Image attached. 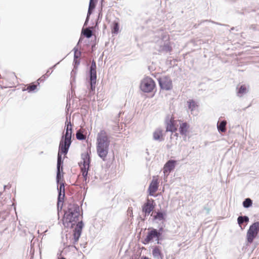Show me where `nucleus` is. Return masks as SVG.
<instances>
[{
    "mask_svg": "<svg viewBox=\"0 0 259 259\" xmlns=\"http://www.w3.org/2000/svg\"><path fill=\"white\" fill-rule=\"evenodd\" d=\"M79 206L75 203H69L64 210L63 224L65 227L73 228L75 224L79 221Z\"/></svg>",
    "mask_w": 259,
    "mask_h": 259,
    "instance_id": "nucleus-1",
    "label": "nucleus"
},
{
    "mask_svg": "<svg viewBox=\"0 0 259 259\" xmlns=\"http://www.w3.org/2000/svg\"><path fill=\"white\" fill-rule=\"evenodd\" d=\"M110 142L105 131L101 130L97 135L96 148L98 155L103 161L106 160L108 153Z\"/></svg>",
    "mask_w": 259,
    "mask_h": 259,
    "instance_id": "nucleus-2",
    "label": "nucleus"
},
{
    "mask_svg": "<svg viewBox=\"0 0 259 259\" xmlns=\"http://www.w3.org/2000/svg\"><path fill=\"white\" fill-rule=\"evenodd\" d=\"M97 66L96 62L93 60L89 68V81L90 87H89V95L94 94L95 91L97 82Z\"/></svg>",
    "mask_w": 259,
    "mask_h": 259,
    "instance_id": "nucleus-3",
    "label": "nucleus"
},
{
    "mask_svg": "<svg viewBox=\"0 0 259 259\" xmlns=\"http://www.w3.org/2000/svg\"><path fill=\"white\" fill-rule=\"evenodd\" d=\"M71 143L72 141H69L68 140H67L61 138L59 145L58 152L57 154L58 160L64 161V159L62 157V155H64L65 158V155H67Z\"/></svg>",
    "mask_w": 259,
    "mask_h": 259,
    "instance_id": "nucleus-4",
    "label": "nucleus"
},
{
    "mask_svg": "<svg viewBox=\"0 0 259 259\" xmlns=\"http://www.w3.org/2000/svg\"><path fill=\"white\" fill-rule=\"evenodd\" d=\"M259 233V222L251 224L247 230L246 240L248 244H251Z\"/></svg>",
    "mask_w": 259,
    "mask_h": 259,
    "instance_id": "nucleus-5",
    "label": "nucleus"
},
{
    "mask_svg": "<svg viewBox=\"0 0 259 259\" xmlns=\"http://www.w3.org/2000/svg\"><path fill=\"white\" fill-rule=\"evenodd\" d=\"M91 150H89L86 152L83 153L81 154V158L83 160L82 166H81L79 163V165L80 167L81 174H89V170L90 168V163L91 161L90 154Z\"/></svg>",
    "mask_w": 259,
    "mask_h": 259,
    "instance_id": "nucleus-6",
    "label": "nucleus"
},
{
    "mask_svg": "<svg viewBox=\"0 0 259 259\" xmlns=\"http://www.w3.org/2000/svg\"><path fill=\"white\" fill-rule=\"evenodd\" d=\"M155 86L154 80L150 77L144 78L140 83V89L144 93L152 92Z\"/></svg>",
    "mask_w": 259,
    "mask_h": 259,
    "instance_id": "nucleus-7",
    "label": "nucleus"
},
{
    "mask_svg": "<svg viewBox=\"0 0 259 259\" xmlns=\"http://www.w3.org/2000/svg\"><path fill=\"white\" fill-rule=\"evenodd\" d=\"M161 90L169 91L172 88V80L168 76H163L157 78Z\"/></svg>",
    "mask_w": 259,
    "mask_h": 259,
    "instance_id": "nucleus-8",
    "label": "nucleus"
},
{
    "mask_svg": "<svg viewBox=\"0 0 259 259\" xmlns=\"http://www.w3.org/2000/svg\"><path fill=\"white\" fill-rule=\"evenodd\" d=\"M84 227V223L82 221L78 222L77 224H76L74 229L73 230V244L76 243L82 233V230Z\"/></svg>",
    "mask_w": 259,
    "mask_h": 259,
    "instance_id": "nucleus-9",
    "label": "nucleus"
},
{
    "mask_svg": "<svg viewBox=\"0 0 259 259\" xmlns=\"http://www.w3.org/2000/svg\"><path fill=\"white\" fill-rule=\"evenodd\" d=\"M63 161H64L57 160L56 182L58 185L63 182Z\"/></svg>",
    "mask_w": 259,
    "mask_h": 259,
    "instance_id": "nucleus-10",
    "label": "nucleus"
},
{
    "mask_svg": "<svg viewBox=\"0 0 259 259\" xmlns=\"http://www.w3.org/2000/svg\"><path fill=\"white\" fill-rule=\"evenodd\" d=\"M59 186L57 187L58 198H57V209L59 210L60 203L63 202L65 197V183L61 182L59 184Z\"/></svg>",
    "mask_w": 259,
    "mask_h": 259,
    "instance_id": "nucleus-11",
    "label": "nucleus"
},
{
    "mask_svg": "<svg viewBox=\"0 0 259 259\" xmlns=\"http://www.w3.org/2000/svg\"><path fill=\"white\" fill-rule=\"evenodd\" d=\"M155 49L159 52H170L172 51V48L170 46L169 42L164 41L163 40H160L159 45L157 44L155 47Z\"/></svg>",
    "mask_w": 259,
    "mask_h": 259,
    "instance_id": "nucleus-12",
    "label": "nucleus"
},
{
    "mask_svg": "<svg viewBox=\"0 0 259 259\" xmlns=\"http://www.w3.org/2000/svg\"><path fill=\"white\" fill-rule=\"evenodd\" d=\"M156 203L154 200L148 199L146 202L142 205V211L153 212Z\"/></svg>",
    "mask_w": 259,
    "mask_h": 259,
    "instance_id": "nucleus-13",
    "label": "nucleus"
},
{
    "mask_svg": "<svg viewBox=\"0 0 259 259\" xmlns=\"http://www.w3.org/2000/svg\"><path fill=\"white\" fill-rule=\"evenodd\" d=\"M152 218V221L153 222H157L158 221H165L166 217V212L164 210H160L155 212V214L153 212L151 214Z\"/></svg>",
    "mask_w": 259,
    "mask_h": 259,
    "instance_id": "nucleus-14",
    "label": "nucleus"
},
{
    "mask_svg": "<svg viewBox=\"0 0 259 259\" xmlns=\"http://www.w3.org/2000/svg\"><path fill=\"white\" fill-rule=\"evenodd\" d=\"M163 132V130L161 128H156L153 133V140L158 142H163L164 140Z\"/></svg>",
    "mask_w": 259,
    "mask_h": 259,
    "instance_id": "nucleus-15",
    "label": "nucleus"
},
{
    "mask_svg": "<svg viewBox=\"0 0 259 259\" xmlns=\"http://www.w3.org/2000/svg\"><path fill=\"white\" fill-rule=\"evenodd\" d=\"M149 231L147 233V235L144 240L142 241V243L144 245L149 244L150 242L153 241L154 238L157 239V236L156 232L154 231V228H149Z\"/></svg>",
    "mask_w": 259,
    "mask_h": 259,
    "instance_id": "nucleus-16",
    "label": "nucleus"
},
{
    "mask_svg": "<svg viewBox=\"0 0 259 259\" xmlns=\"http://www.w3.org/2000/svg\"><path fill=\"white\" fill-rule=\"evenodd\" d=\"M39 85V82L37 80L36 82H32L27 85V88L24 87L22 91H27L28 93H36L38 91L37 87Z\"/></svg>",
    "mask_w": 259,
    "mask_h": 259,
    "instance_id": "nucleus-17",
    "label": "nucleus"
},
{
    "mask_svg": "<svg viewBox=\"0 0 259 259\" xmlns=\"http://www.w3.org/2000/svg\"><path fill=\"white\" fill-rule=\"evenodd\" d=\"M165 124L166 132L174 133L177 130L174 123V119L172 117H171L169 120L168 119H166L165 120Z\"/></svg>",
    "mask_w": 259,
    "mask_h": 259,
    "instance_id": "nucleus-18",
    "label": "nucleus"
},
{
    "mask_svg": "<svg viewBox=\"0 0 259 259\" xmlns=\"http://www.w3.org/2000/svg\"><path fill=\"white\" fill-rule=\"evenodd\" d=\"M176 164V161L174 160H169L166 162V163L164 165L163 167V172L164 174L168 173L172 170L175 167Z\"/></svg>",
    "mask_w": 259,
    "mask_h": 259,
    "instance_id": "nucleus-19",
    "label": "nucleus"
},
{
    "mask_svg": "<svg viewBox=\"0 0 259 259\" xmlns=\"http://www.w3.org/2000/svg\"><path fill=\"white\" fill-rule=\"evenodd\" d=\"M249 221V218L247 215H240L237 218V223L241 230L244 229Z\"/></svg>",
    "mask_w": 259,
    "mask_h": 259,
    "instance_id": "nucleus-20",
    "label": "nucleus"
},
{
    "mask_svg": "<svg viewBox=\"0 0 259 259\" xmlns=\"http://www.w3.org/2000/svg\"><path fill=\"white\" fill-rule=\"evenodd\" d=\"M158 188V180H153L149 186V188H148L149 195L150 196H153V194L157 191Z\"/></svg>",
    "mask_w": 259,
    "mask_h": 259,
    "instance_id": "nucleus-21",
    "label": "nucleus"
},
{
    "mask_svg": "<svg viewBox=\"0 0 259 259\" xmlns=\"http://www.w3.org/2000/svg\"><path fill=\"white\" fill-rule=\"evenodd\" d=\"M152 253L153 257L155 259H164V255L158 246H155L153 247Z\"/></svg>",
    "mask_w": 259,
    "mask_h": 259,
    "instance_id": "nucleus-22",
    "label": "nucleus"
},
{
    "mask_svg": "<svg viewBox=\"0 0 259 259\" xmlns=\"http://www.w3.org/2000/svg\"><path fill=\"white\" fill-rule=\"evenodd\" d=\"M189 128V125L186 122H183L180 125V134L182 136L186 135Z\"/></svg>",
    "mask_w": 259,
    "mask_h": 259,
    "instance_id": "nucleus-23",
    "label": "nucleus"
},
{
    "mask_svg": "<svg viewBox=\"0 0 259 259\" xmlns=\"http://www.w3.org/2000/svg\"><path fill=\"white\" fill-rule=\"evenodd\" d=\"M227 124V121L226 120H222L220 122H218L217 123V128L220 132H226V125Z\"/></svg>",
    "mask_w": 259,
    "mask_h": 259,
    "instance_id": "nucleus-24",
    "label": "nucleus"
},
{
    "mask_svg": "<svg viewBox=\"0 0 259 259\" xmlns=\"http://www.w3.org/2000/svg\"><path fill=\"white\" fill-rule=\"evenodd\" d=\"M237 95L238 97H242L243 95L247 93V89L245 85H241L240 87H237Z\"/></svg>",
    "mask_w": 259,
    "mask_h": 259,
    "instance_id": "nucleus-25",
    "label": "nucleus"
},
{
    "mask_svg": "<svg viewBox=\"0 0 259 259\" xmlns=\"http://www.w3.org/2000/svg\"><path fill=\"white\" fill-rule=\"evenodd\" d=\"M119 24L117 21H114L111 26V31L113 34H117L119 32Z\"/></svg>",
    "mask_w": 259,
    "mask_h": 259,
    "instance_id": "nucleus-26",
    "label": "nucleus"
},
{
    "mask_svg": "<svg viewBox=\"0 0 259 259\" xmlns=\"http://www.w3.org/2000/svg\"><path fill=\"white\" fill-rule=\"evenodd\" d=\"M80 62V59H75L73 58L74 68L71 72V78H73V74H75L76 73L78 66L79 65Z\"/></svg>",
    "mask_w": 259,
    "mask_h": 259,
    "instance_id": "nucleus-27",
    "label": "nucleus"
},
{
    "mask_svg": "<svg viewBox=\"0 0 259 259\" xmlns=\"http://www.w3.org/2000/svg\"><path fill=\"white\" fill-rule=\"evenodd\" d=\"M72 131H68V130H67V131H65V133H63L61 138L67 140H68L69 141H72Z\"/></svg>",
    "mask_w": 259,
    "mask_h": 259,
    "instance_id": "nucleus-28",
    "label": "nucleus"
},
{
    "mask_svg": "<svg viewBox=\"0 0 259 259\" xmlns=\"http://www.w3.org/2000/svg\"><path fill=\"white\" fill-rule=\"evenodd\" d=\"M252 200L250 198H247L243 201L242 205L244 208H248L252 206Z\"/></svg>",
    "mask_w": 259,
    "mask_h": 259,
    "instance_id": "nucleus-29",
    "label": "nucleus"
},
{
    "mask_svg": "<svg viewBox=\"0 0 259 259\" xmlns=\"http://www.w3.org/2000/svg\"><path fill=\"white\" fill-rule=\"evenodd\" d=\"M154 231L156 232V236H157V239H156V243L157 244H161L160 241L163 239L162 237V233L158 231L157 229L154 228Z\"/></svg>",
    "mask_w": 259,
    "mask_h": 259,
    "instance_id": "nucleus-30",
    "label": "nucleus"
},
{
    "mask_svg": "<svg viewBox=\"0 0 259 259\" xmlns=\"http://www.w3.org/2000/svg\"><path fill=\"white\" fill-rule=\"evenodd\" d=\"M188 107L191 111H193L195 109L196 104L193 100H189L187 101Z\"/></svg>",
    "mask_w": 259,
    "mask_h": 259,
    "instance_id": "nucleus-31",
    "label": "nucleus"
},
{
    "mask_svg": "<svg viewBox=\"0 0 259 259\" xmlns=\"http://www.w3.org/2000/svg\"><path fill=\"white\" fill-rule=\"evenodd\" d=\"M207 21H209V22H211L212 23H213V24H217V25H223V26H228V25H226V24H222L221 23H220L219 22H214L213 21H211V20H203V21H201L200 23L199 24H195L193 26V27L195 28H197L198 26L199 25H200L201 24H202V23L204 22H207Z\"/></svg>",
    "mask_w": 259,
    "mask_h": 259,
    "instance_id": "nucleus-32",
    "label": "nucleus"
},
{
    "mask_svg": "<svg viewBox=\"0 0 259 259\" xmlns=\"http://www.w3.org/2000/svg\"><path fill=\"white\" fill-rule=\"evenodd\" d=\"M83 35L87 38H91L93 35V31L90 27L87 28L83 32Z\"/></svg>",
    "mask_w": 259,
    "mask_h": 259,
    "instance_id": "nucleus-33",
    "label": "nucleus"
},
{
    "mask_svg": "<svg viewBox=\"0 0 259 259\" xmlns=\"http://www.w3.org/2000/svg\"><path fill=\"white\" fill-rule=\"evenodd\" d=\"M76 139L78 140H84L85 139V136L82 134V133L78 130L76 133Z\"/></svg>",
    "mask_w": 259,
    "mask_h": 259,
    "instance_id": "nucleus-34",
    "label": "nucleus"
},
{
    "mask_svg": "<svg viewBox=\"0 0 259 259\" xmlns=\"http://www.w3.org/2000/svg\"><path fill=\"white\" fill-rule=\"evenodd\" d=\"M52 73V71L50 72L49 70H48L46 73L43 75L41 77L37 79L38 81H44Z\"/></svg>",
    "mask_w": 259,
    "mask_h": 259,
    "instance_id": "nucleus-35",
    "label": "nucleus"
},
{
    "mask_svg": "<svg viewBox=\"0 0 259 259\" xmlns=\"http://www.w3.org/2000/svg\"><path fill=\"white\" fill-rule=\"evenodd\" d=\"M97 1V0H90L89 9L94 10L96 7Z\"/></svg>",
    "mask_w": 259,
    "mask_h": 259,
    "instance_id": "nucleus-36",
    "label": "nucleus"
},
{
    "mask_svg": "<svg viewBox=\"0 0 259 259\" xmlns=\"http://www.w3.org/2000/svg\"><path fill=\"white\" fill-rule=\"evenodd\" d=\"M67 130H68V131H72L71 123L70 121L68 122L67 118L65 122V131H67Z\"/></svg>",
    "mask_w": 259,
    "mask_h": 259,
    "instance_id": "nucleus-37",
    "label": "nucleus"
},
{
    "mask_svg": "<svg viewBox=\"0 0 259 259\" xmlns=\"http://www.w3.org/2000/svg\"><path fill=\"white\" fill-rule=\"evenodd\" d=\"M81 56V52L79 51V52H76V53H74V58L75 59H80V58Z\"/></svg>",
    "mask_w": 259,
    "mask_h": 259,
    "instance_id": "nucleus-38",
    "label": "nucleus"
},
{
    "mask_svg": "<svg viewBox=\"0 0 259 259\" xmlns=\"http://www.w3.org/2000/svg\"><path fill=\"white\" fill-rule=\"evenodd\" d=\"M164 227H165V224H164L163 222H162V224H160V225L158 227V229H157V230L163 233L164 232Z\"/></svg>",
    "mask_w": 259,
    "mask_h": 259,
    "instance_id": "nucleus-39",
    "label": "nucleus"
},
{
    "mask_svg": "<svg viewBox=\"0 0 259 259\" xmlns=\"http://www.w3.org/2000/svg\"><path fill=\"white\" fill-rule=\"evenodd\" d=\"M82 174V177L83 178V181L85 182V184H87V183L89 182V181H87L89 174Z\"/></svg>",
    "mask_w": 259,
    "mask_h": 259,
    "instance_id": "nucleus-40",
    "label": "nucleus"
},
{
    "mask_svg": "<svg viewBox=\"0 0 259 259\" xmlns=\"http://www.w3.org/2000/svg\"><path fill=\"white\" fill-rule=\"evenodd\" d=\"M143 213H144V218L143 219H142V221H145L146 217H148L151 212H147V211H142Z\"/></svg>",
    "mask_w": 259,
    "mask_h": 259,
    "instance_id": "nucleus-41",
    "label": "nucleus"
},
{
    "mask_svg": "<svg viewBox=\"0 0 259 259\" xmlns=\"http://www.w3.org/2000/svg\"><path fill=\"white\" fill-rule=\"evenodd\" d=\"M73 51H74V53H76V52H79L80 51L79 50V46H76L73 48Z\"/></svg>",
    "mask_w": 259,
    "mask_h": 259,
    "instance_id": "nucleus-42",
    "label": "nucleus"
},
{
    "mask_svg": "<svg viewBox=\"0 0 259 259\" xmlns=\"http://www.w3.org/2000/svg\"><path fill=\"white\" fill-rule=\"evenodd\" d=\"M94 10L91 9H88V11L87 13V17H90V15L93 13Z\"/></svg>",
    "mask_w": 259,
    "mask_h": 259,
    "instance_id": "nucleus-43",
    "label": "nucleus"
},
{
    "mask_svg": "<svg viewBox=\"0 0 259 259\" xmlns=\"http://www.w3.org/2000/svg\"><path fill=\"white\" fill-rule=\"evenodd\" d=\"M63 202L60 203L59 210H58V213H59L60 211L62 210V208H63Z\"/></svg>",
    "mask_w": 259,
    "mask_h": 259,
    "instance_id": "nucleus-44",
    "label": "nucleus"
},
{
    "mask_svg": "<svg viewBox=\"0 0 259 259\" xmlns=\"http://www.w3.org/2000/svg\"><path fill=\"white\" fill-rule=\"evenodd\" d=\"M89 19H90V17H88L87 16L85 20V22H84V26H86V25H88V23L89 21Z\"/></svg>",
    "mask_w": 259,
    "mask_h": 259,
    "instance_id": "nucleus-45",
    "label": "nucleus"
},
{
    "mask_svg": "<svg viewBox=\"0 0 259 259\" xmlns=\"http://www.w3.org/2000/svg\"><path fill=\"white\" fill-rule=\"evenodd\" d=\"M82 39H83V38L81 36H80L79 39V40H78V42L77 44V46H79L80 45V44L81 43V42L82 41Z\"/></svg>",
    "mask_w": 259,
    "mask_h": 259,
    "instance_id": "nucleus-46",
    "label": "nucleus"
},
{
    "mask_svg": "<svg viewBox=\"0 0 259 259\" xmlns=\"http://www.w3.org/2000/svg\"><path fill=\"white\" fill-rule=\"evenodd\" d=\"M59 62L57 63V64H55V65H54V66H53L52 67H50V68H49V70H50V69H54V68L56 67V66H57V65L58 64H59Z\"/></svg>",
    "mask_w": 259,
    "mask_h": 259,
    "instance_id": "nucleus-47",
    "label": "nucleus"
},
{
    "mask_svg": "<svg viewBox=\"0 0 259 259\" xmlns=\"http://www.w3.org/2000/svg\"><path fill=\"white\" fill-rule=\"evenodd\" d=\"M13 205L14 206V210L15 211V213H16V205H15V203H13Z\"/></svg>",
    "mask_w": 259,
    "mask_h": 259,
    "instance_id": "nucleus-48",
    "label": "nucleus"
},
{
    "mask_svg": "<svg viewBox=\"0 0 259 259\" xmlns=\"http://www.w3.org/2000/svg\"><path fill=\"white\" fill-rule=\"evenodd\" d=\"M11 75H12L13 76H14V77H16V74H15V72H12V73H11Z\"/></svg>",
    "mask_w": 259,
    "mask_h": 259,
    "instance_id": "nucleus-49",
    "label": "nucleus"
},
{
    "mask_svg": "<svg viewBox=\"0 0 259 259\" xmlns=\"http://www.w3.org/2000/svg\"><path fill=\"white\" fill-rule=\"evenodd\" d=\"M141 259H150L149 257L146 256H142Z\"/></svg>",
    "mask_w": 259,
    "mask_h": 259,
    "instance_id": "nucleus-50",
    "label": "nucleus"
},
{
    "mask_svg": "<svg viewBox=\"0 0 259 259\" xmlns=\"http://www.w3.org/2000/svg\"><path fill=\"white\" fill-rule=\"evenodd\" d=\"M70 104H68V103L67 102L66 107H68V108H69V107H70Z\"/></svg>",
    "mask_w": 259,
    "mask_h": 259,
    "instance_id": "nucleus-51",
    "label": "nucleus"
},
{
    "mask_svg": "<svg viewBox=\"0 0 259 259\" xmlns=\"http://www.w3.org/2000/svg\"><path fill=\"white\" fill-rule=\"evenodd\" d=\"M121 114V112H119V113L118 114L117 117H119V116H120Z\"/></svg>",
    "mask_w": 259,
    "mask_h": 259,
    "instance_id": "nucleus-52",
    "label": "nucleus"
},
{
    "mask_svg": "<svg viewBox=\"0 0 259 259\" xmlns=\"http://www.w3.org/2000/svg\"><path fill=\"white\" fill-rule=\"evenodd\" d=\"M235 29V27H233L231 28V30H230V31H231V30H233Z\"/></svg>",
    "mask_w": 259,
    "mask_h": 259,
    "instance_id": "nucleus-53",
    "label": "nucleus"
},
{
    "mask_svg": "<svg viewBox=\"0 0 259 259\" xmlns=\"http://www.w3.org/2000/svg\"><path fill=\"white\" fill-rule=\"evenodd\" d=\"M100 17H101L100 13L99 14V16H98V20L100 19Z\"/></svg>",
    "mask_w": 259,
    "mask_h": 259,
    "instance_id": "nucleus-54",
    "label": "nucleus"
},
{
    "mask_svg": "<svg viewBox=\"0 0 259 259\" xmlns=\"http://www.w3.org/2000/svg\"><path fill=\"white\" fill-rule=\"evenodd\" d=\"M44 153V152L43 151H41L40 153H39V154H42Z\"/></svg>",
    "mask_w": 259,
    "mask_h": 259,
    "instance_id": "nucleus-55",
    "label": "nucleus"
},
{
    "mask_svg": "<svg viewBox=\"0 0 259 259\" xmlns=\"http://www.w3.org/2000/svg\"><path fill=\"white\" fill-rule=\"evenodd\" d=\"M33 254L31 256V258H30V259H32V258L33 257Z\"/></svg>",
    "mask_w": 259,
    "mask_h": 259,
    "instance_id": "nucleus-56",
    "label": "nucleus"
},
{
    "mask_svg": "<svg viewBox=\"0 0 259 259\" xmlns=\"http://www.w3.org/2000/svg\"><path fill=\"white\" fill-rule=\"evenodd\" d=\"M247 107H245V108H244V110H245V109H247Z\"/></svg>",
    "mask_w": 259,
    "mask_h": 259,
    "instance_id": "nucleus-57",
    "label": "nucleus"
},
{
    "mask_svg": "<svg viewBox=\"0 0 259 259\" xmlns=\"http://www.w3.org/2000/svg\"><path fill=\"white\" fill-rule=\"evenodd\" d=\"M247 107H245V108H244V110H245V109H247Z\"/></svg>",
    "mask_w": 259,
    "mask_h": 259,
    "instance_id": "nucleus-58",
    "label": "nucleus"
}]
</instances>
